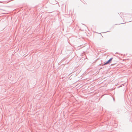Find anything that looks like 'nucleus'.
<instances>
[{
  "label": "nucleus",
  "mask_w": 132,
  "mask_h": 132,
  "mask_svg": "<svg viewBox=\"0 0 132 132\" xmlns=\"http://www.w3.org/2000/svg\"><path fill=\"white\" fill-rule=\"evenodd\" d=\"M112 59V58L110 59L107 62H106L104 64V65L107 64L111 62Z\"/></svg>",
  "instance_id": "1"
}]
</instances>
